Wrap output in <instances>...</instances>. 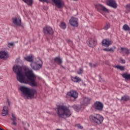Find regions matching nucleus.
Returning a JSON list of instances; mask_svg holds the SVG:
<instances>
[{"label": "nucleus", "mask_w": 130, "mask_h": 130, "mask_svg": "<svg viewBox=\"0 0 130 130\" xmlns=\"http://www.w3.org/2000/svg\"><path fill=\"white\" fill-rule=\"evenodd\" d=\"M13 72L17 75V80L20 83L23 84H28L31 87H35L37 88L38 87V84L36 82V75L34 74L32 70H29V68L25 67L24 68L25 75L23 74L22 71V67L19 65H15L13 67ZM25 76L27 79H25Z\"/></svg>", "instance_id": "obj_1"}, {"label": "nucleus", "mask_w": 130, "mask_h": 130, "mask_svg": "<svg viewBox=\"0 0 130 130\" xmlns=\"http://www.w3.org/2000/svg\"><path fill=\"white\" fill-rule=\"evenodd\" d=\"M56 110L58 117L61 118H67V117H70L72 115L71 110L66 106H58L57 107Z\"/></svg>", "instance_id": "obj_2"}, {"label": "nucleus", "mask_w": 130, "mask_h": 130, "mask_svg": "<svg viewBox=\"0 0 130 130\" xmlns=\"http://www.w3.org/2000/svg\"><path fill=\"white\" fill-rule=\"evenodd\" d=\"M19 90L23 93V94L27 95L28 97H29L30 98H32V97L37 93L36 90L34 89H30L25 86H20Z\"/></svg>", "instance_id": "obj_3"}, {"label": "nucleus", "mask_w": 130, "mask_h": 130, "mask_svg": "<svg viewBox=\"0 0 130 130\" xmlns=\"http://www.w3.org/2000/svg\"><path fill=\"white\" fill-rule=\"evenodd\" d=\"M89 118L92 122L97 123V124H101L104 120L103 117L99 114H93V115H91Z\"/></svg>", "instance_id": "obj_4"}, {"label": "nucleus", "mask_w": 130, "mask_h": 130, "mask_svg": "<svg viewBox=\"0 0 130 130\" xmlns=\"http://www.w3.org/2000/svg\"><path fill=\"white\" fill-rule=\"evenodd\" d=\"M31 69L35 71H38L42 68V60L40 59H37L36 62H32L30 64Z\"/></svg>", "instance_id": "obj_5"}, {"label": "nucleus", "mask_w": 130, "mask_h": 130, "mask_svg": "<svg viewBox=\"0 0 130 130\" xmlns=\"http://www.w3.org/2000/svg\"><path fill=\"white\" fill-rule=\"evenodd\" d=\"M104 106L103 104L100 102H96L93 105V108L97 111H102Z\"/></svg>", "instance_id": "obj_6"}, {"label": "nucleus", "mask_w": 130, "mask_h": 130, "mask_svg": "<svg viewBox=\"0 0 130 130\" xmlns=\"http://www.w3.org/2000/svg\"><path fill=\"white\" fill-rule=\"evenodd\" d=\"M43 32L45 34L52 35L54 34V31L52 27L49 26H46L43 28Z\"/></svg>", "instance_id": "obj_7"}, {"label": "nucleus", "mask_w": 130, "mask_h": 130, "mask_svg": "<svg viewBox=\"0 0 130 130\" xmlns=\"http://www.w3.org/2000/svg\"><path fill=\"white\" fill-rule=\"evenodd\" d=\"M58 9H62L64 7V2L62 0H52Z\"/></svg>", "instance_id": "obj_8"}, {"label": "nucleus", "mask_w": 130, "mask_h": 130, "mask_svg": "<svg viewBox=\"0 0 130 130\" xmlns=\"http://www.w3.org/2000/svg\"><path fill=\"white\" fill-rule=\"evenodd\" d=\"M67 95L72 97V98H74V99H77L78 96H79V93L76 90H71L68 92Z\"/></svg>", "instance_id": "obj_9"}, {"label": "nucleus", "mask_w": 130, "mask_h": 130, "mask_svg": "<svg viewBox=\"0 0 130 130\" xmlns=\"http://www.w3.org/2000/svg\"><path fill=\"white\" fill-rule=\"evenodd\" d=\"M107 5L113 9H116L117 8V4L114 0H108L107 1Z\"/></svg>", "instance_id": "obj_10"}, {"label": "nucleus", "mask_w": 130, "mask_h": 130, "mask_svg": "<svg viewBox=\"0 0 130 130\" xmlns=\"http://www.w3.org/2000/svg\"><path fill=\"white\" fill-rule=\"evenodd\" d=\"M95 8L98 9V11H103V12L108 13V9L101 4H96L95 5Z\"/></svg>", "instance_id": "obj_11"}, {"label": "nucleus", "mask_w": 130, "mask_h": 130, "mask_svg": "<svg viewBox=\"0 0 130 130\" xmlns=\"http://www.w3.org/2000/svg\"><path fill=\"white\" fill-rule=\"evenodd\" d=\"M70 24L73 27H78L79 24L78 23V18H71L70 20Z\"/></svg>", "instance_id": "obj_12"}, {"label": "nucleus", "mask_w": 130, "mask_h": 130, "mask_svg": "<svg viewBox=\"0 0 130 130\" xmlns=\"http://www.w3.org/2000/svg\"><path fill=\"white\" fill-rule=\"evenodd\" d=\"M13 24H15L16 26H21L22 24V20L20 17H14L13 18Z\"/></svg>", "instance_id": "obj_13"}, {"label": "nucleus", "mask_w": 130, "mask_h": 130, "mask_svg": "<svg viewBox=\"0 0 130 130\" xmlns=\"http://www.w3.org/2000/svg\"><path fill=\"white\" fill-rule=\"evenodd\" d=\"M102 44L103 46L108 47L110 45L112 44V41L109 39H105L102 41Z\"/></svg>", "instance_id": "obj_14"}, {"label": "nucleus", "mask_w": 130, "mask_h": 130, "mask_svg": "<svg viewBox=\"0 0 130 130\" xmlns=\"http://www.w3.org/2000/svg\"><path fill=\"white\" fill-rule=\"evenodd\" d=\"M87 43L89 47H94L96 46V41L92 39H89Z\"/></svg>", "instance_id": "obj_15"}, {"label": "nucleus", "mask_w": 130, "mask_h": 130, "mask_svg": "<svg viewBox=\"0 0 130 130\" xmlns=\"http://www.w3.org/2000/svg\"><path fill=\"white\" fill-rule=\"evenodd\" d=\"M90 101L91 99L89 98H83L81 102V104H82V105H85V106H87L88 104H90Z\"/></svg>", "instance_id": "obj_16"}, {"label": "nucleus", "mask_w": 130, "mask_h": 130, "mask_svg": "<svg viewBox=\"0 0 130 130\" xmlns=\"http://www.w3.org/2000/svg\"><path fill=\"white\" fill-rule=\"evenodd\" d=\"M7 58H8V53L4 51H0V58L6 59Z\"/></svg>", "instance_id": "obj_17"}, {"label": "nucleus", "mask_w": 130, "mask_h": 130, "mask_svg": "<svg viewBox=\"0 0 130 130\" xmlns=\"http://www.w3.org/2000/svg\"><path fill=\"white\" fill-rule=\"evenodd\" d=\"M8 113H9V108L7 106H4L2 113V116L8 115Z\"/></svg>", "instance_id": "obj_18"}, {"label": "nucleus", "mask_w": 130, "mask_h": 130, "mask_svg": "<svg viewBox=\"0 0 130 130\" xmlns=\"http://www.w3.org/2000/svg\"><path fill=\"white\" fill-rule=\"evenodd\" d=\"M12 118L11 120H12V122L11 123L12 125H17V117H16V115L14 114V113H12Z\"/></svg>", "instance_id": "obj_19"}, {"label": "nucleus", "mask_w": 130, "mask_h": 130, "mask_svg": "<svg viewBox=\"0 0 130 130\" xmlns=\"http://www.w3.org/2000/svg\"><path fill=\"white\" fill-rule=\"evenodd\" d=\"M54 62H56V63H57V64L59 65H60L61 64V63H62V59L59 57L54 58Z\"/></svg>", "instance_id": "obj_20"}, {"label": "nucleus", "mask_w": 130, "mask_h": 130, "mask_svg": "<svg viewBox=\"0 0 130 130\" xmlns=\"http://www.w3.org/2000/svg\"><path fill=\"white\" fill-rule=\"evenodd\" d=\"M120 50L122 52H123V53H125V54H129L130 52L128 49L127 48H121Z\"/></svg>", "instance_id": "obj_21"}, {"label": "nucleus", "mask_w": 130, "mask_h": 130, "mask_svg": "<svg viewBox=\"0 0 130 130\" xmlns=\"http://www.w3.org/2000/svg\"><path fill=\"white\" fill-rule=\"evenodd\" d=\"M24 59L26 60V61L31 62V61H33V60H34V58L33 57V56L30 55L24 57Z\"/></svg>", "instance_id": "obj_22"}, {"label": "nucleus", "mask_w": 130, "mask_h": 130, "mask_svg": "<svg viewBox=\"0 0 130 130\" xmlns=\"http://www.w3.org/2000/svg\"><path fill=\"white\" fill-rule=\"evenodd\" d=\"M71 80L75 83H78V82H81V81H82V79H81V78H80V77H78V76H76L75 77H72L71 78Z\"/></svg>", "instance_id": "obj_23"}, {"label": "nucleus", "mask_w": 130, "mask_h": 130, "mask_svg": "<svg viewBox=\"0 0 130 130\" xmlns=\"http://www.w3.org/2000/svg\"><path fill=\"white\" fill-rule=\"evenodd\" d=\"M122 29L124 31H130V27L127 24H124L122 27Z\"/></svg>", "instance_id": "obj_24"}, {"label": "nucleus", "mask_w": 130, "mask_h": 130, "mask_svg": "<svg viewBox=\"0 0 130 130\" xmlns=\"http://www.w3.org/2000/svg\"><path fill=\"white\" fill-rule=\"evenodd\" d=\"M25 4H27L28 6H32L33 4V0H22Z\"/></svg>", "instance_id": "obj_25"}, {"label": "nucleus", "mask_w": 130, "mask_h": 130, "mask_svg": "<svg viewBox=\"0 0 130 130\" xmlns=\"http://www.w3.org/2000/svg\"><path fill=\"white\" fill-rule=\"evenodd\" d=\"M129 100V96H123L120 100V101H128Z\"/></svg>", "instance_id": "obj_26"}, {"label": "nucleus", "mask_w": 130, "mask_h": 130, "mask_svg": "<svg viewBox=\"0 0 130 130\" xmlns=\"http://www.w3.org/2000/svg\"><path fill=\"white\" fill-rule=\"evenodd\" d=\"M59 26H60V28L61 29H63V30H64V29H66L67 28V24H66L64 23V22H61Z\"/></svg>", "instance_id": "obj_27"}, {"label": "nucleus", "mask_w": 130, "mask_h": 130, "mask_svg": "<svg viewBox=\"0 0 130 130\" xmlns=\"http://www.w3.org/2000/svg\"><path fill=\"white\" fill-rule=\"evenodd\" d=\"M114 68L118 69V70H120V71H124V68L125 67L124 66H116L114 67Z\"/></svg>", "instance_id": "obj_28"}, {"label": "nucleus", "mask_w": 130, "mask_h": 130, "mask_svg": "<svg viewBox=\"0 0 130 130\" xmlns=\"http://www.w3.org/2000/svg\"><path fill=\"white\" fill-rule=\"evenodd\" d=\"M126 13H129L130 12V4H127L125 7Z\"/></svg>", "instance_id": "obj_29"}, {"label": "nucleus", "mask_w": 130, "mask_h": 130, "mask_svg": "<svg viewBox=\"0 0 130 130\" xmlns=\"http://www.w3.org/2000/svg\"><path fill=\"white\" fill-rule=\"evenodd\" d=\"M110 28V24L109 23H107L104 27V30H108Z\"/></svg>", "instance_id": "obj_30"}, {"label": "nucleus", "mask_w": 130, "mask_h": 130, "mask_svg": "<svg viewBox=\"0 0 130 130\" xmlns=\"http://www.w3.org/2000/svg\"><path fill=\"white\" fill-rule=\"evenodd\" d=\"M71 108H73V109H74V110H80V109H81V108L77 106V105H73L72 107H71Z\"/></svg>", "instance_id": "obj_31"}, {"label": "nucleus", "mask_w": 130, "mask_h": 130, "mask_svg": "<svg viewBox=\"0 0 130 130\" xmlns=\"http://www.w3.org/2000/svg\"><path fill=\"white\" fill-rule=\"evenodd\" d=\"M83 69L80 68L79 70L77 71L78 75H82L83 74Z\"/></svg>", "instance_id": "obj_32"}, {"label": "nucleus", "mask_w": 130, "mask_h": 130, "mask_svg": "<svg viewBox=\"0 0 130 130\" xmlns=\"http://www.w3.org/2000/svg\"><path fill=\"white\" fill-rule=\"evenodd\" d=\"M76 127H78V128H79L80 129H82L83 127L82 125H81V124H78L76 125Z\"/></svg>", "instance_id": "obj_33"}, {"label": "nucleus", "mask_w": 130, "mask_h": 130, "mask_svg": "<svg viewBox=\"0 0 130 130\" xmlns=\"http://www.w3.org/2000/svg\"><path fill=\"white\" fill-rule=\"evenodd\" d=\"M14 45H15V44H14V43H9L8 47H10V48H11V47H13Z\"/></svg>", "instance_id": "obj_34"}, {"label": "nucleus", "mask_w": 130, "mask_h": 130, "mask_svg": "<svg viewBox=\"0 0 130 130\" xmlns=\"http://www.w3.org/2000/svg\"><path fill=\"white\" fill-rule=\"evenodd\" d=\"M120 60H121V62H120L121 63H125V59L120 58Z\"/></svg>", "instance_id": "obj_35"}, {"label": "nucleus", "mask_w": 130, "mask_h": 130, "mask_svg": "<svg viewBox=\"0 0 130 130\" xmlns=\"http://www.w3.org/2000/svg\"><path fill=\"white\" fill-rule=\"evenodd\" d=\"M109 51H110V52H114V49H113L112 48H111L109 49Z\"/></svg>", "instance_id": "obj_36"}, {"label": "nucleus", "mask_w": 130, "mask_h": 130, "mask_svg": "<svg viewBox=\"0 0 130 130\" xmlns=\"http://www.w3.org/2000/svg\"><path fill=\"white\" fill-rule=\"evenodd\" d=\"M103 50L104 51H109V49H108V48H104Z\"/></svg>", "instance_id": "obj_37"}, {"label": "nucleus", "mask_w": 130, "mask_h": 130, "mask_svg": "<svg viewBox=\"0 0 130 130\" xmlns=\"http://www.w3.org/2000/svg\"><path fill=\"white\" fill-rule=\"evenodd\" d=\"M96 67H97V64H93L92 65V68H96Z\"/></svg>", "instance_id": "obj_38"}, {"label": "nucleus", "mask_w": 130, "mask_h": 130, "mask_svg": "<svg viewBox=\"0 0 130 130\" xmlns=\"http://www.w3.org/2000/svg\"><path fill=\"white\" fill-rule=\"evenodd\" d=\"M89 67H90V68H93V64L92 63H89Z\"/></svg>", "instance_id": "obj_39"}, {"label": "nucleus", "mask_w": 130, "mask_h": 130, "mask_svg": "<svg viewBox=\"0 0 130 130\" xmlns=\"http://www.w3.org/2000/svg\"><path fill=\"white\" fill-rule=\"evenodd\" d=\"M40 2H46L47 0H40Z\"/></svg>", "instance_id": "obj_40"}, {"label": "nucleus", "mask_w": 130, "mask_h": 130, "mask_svg": "<svg viewBox=\"0 0 130 130\" xmlns=\"http://www.w3.org/2000/svg\"><path fill=\"white\" fill-rule=\"evenodd\" d=\"M8 105H10V102L9 101V100H8Z\"/></svg>", "instance_id": "obj_41"}, {"label": "nucleus", "mask_w": 130, "mask_h": 130, "mask_svg": "<svg viewBox=\"0 0 130 130\" xmlns=\"http://www.w3.org/2000/svg\"><path fill=\"white\" fill-rule=\"evenodd\" d=\"M0 130H5L4 128H0Z\"/></svg>", "instance_id": "obj_42"}, {"label": "nucleus", "mask_w": 130, "mask_h": 130, "mask_svg": "<svg viewBox=\"0 0 130 130\" xmlns=\"http://www.w3.org/2000/svg\"><path fill=\"white\" fill-rule=\"evenodd\" d=\"M61 68H63V69H64V67L62 66H61Z\"/></svg>", "instance_id": "obj_43"}, {"label": "nucleus", "mask_w": 130, "mask_h": 130, "mask_svg": "<svg viewBox=\"0 0 130 130\" xmlns=\"http://www.w3.org/2000/svg\"><path fill=\"white\" fill-rule=\"evenodd\" d=\"M74 1H78V0H74Z\"/></svg>", "instance_id": "obj_44"}, {"label": "nucleus", "mask_w": 130, "mask_h": 130, "mask_svg": "<svg viewBox=\"0 0 130 130\" xmlns=\"http://www.w3.org/2000/svg\"><path fill=\"white\" fill-rule=\"evenodd\" d=\"M14 130H16V129H14Z\"/></svg>", "instance_id": "obj_45"}]
</instances>
